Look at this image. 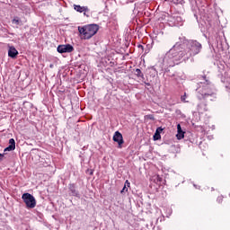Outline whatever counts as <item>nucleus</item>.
Returning a JSON list of instances; mask_svg holds the SVG:
<instances>
[{
	"mask_svg": "<svg viewBox=\"0 0 230 230\" xmlns=\"http://www.w3.org/2000/svg\"><path fill=\"white\" fill-rule=\"evenodd\" d=\"M190 58H191V53L184 49V45L176 43L165 56L160 59V69L163 71V69H166V67H173V66L186 62V60H190Z\"/></svg>",
	"mask_w": 230,
	"mask_h": 230,
	"instance_id": "f257e3e1",
	"label": "nucleus"
},
{
	"mask_svg": "<svg viewBox=\"0 0 230 230\" xmlns=\"http://www.w3.org/2000/svg\"><path fill=\"white\" fill-rule=\"evenodd\" d=\"M203 82L200 83L198 91L199 100H206L207 102H215L217 100V89L215 85L207 80L206 76L203 77Z\"/></svg>",
	"mask_w": 230,
	"mask_h": 230,
	"instance_id": "f03ea898",
	"label": "nucleus"
},
{
	"mask_svg": "<svg viewBox=\"0 0 230 230\" xmlns=\"http://www.w3.org/2000/svg\"><path fill=\"white\" fill-rule=\"evenodd\" d=\"M208 44L213 49L211 50V54L208 56L210 58L215 57V54L222 55L226 49H229V45H227L226 38L218 35L217 33L209 36Z\"/></svg>",
	"mask_w": 230,
	"mask_h": 230,
	"instance_id": "7ed1b4c3",
	"label": "nucleus"
},
{
	"mask_svg": "<svg viewBox=\"0 0 230 230\" xmlns=\"http://www.w3.org/2000/svg\"><path fill=\"white\" fill-rule=\"evenodd\" d=\"M98 30H100V26L96 23L78 27V31L80 35L83 36V39H84V40H89V39H93V37H94V35L98 33Z\"/></svg>",
	"mask_w": 230,
	"mask_h": 230,
	"instance_id": "20e7f679",
	"label": "nucleus"
},
{
	"mask_svg": "<svg viewBox=\"0 0 230 230\" xmlns=\"http://www.w3.org/2000/svg\"><path fill=\"white\" fill-rule=\"evenodd\" d=\"M202 49V44H200L197 40H189L187 42V48L185 51L190 53V57H195V55H199L200 50Z\"/></svg>",
	"mask_w": 230,
	"mask_h": 230,
	"instance_id": "39448f33",
	"label": "nucleus"
},
{
	"mask_svg": "<svg viewBox=\"0 0 230 230\" xmlns=\"http://www.w3.org/2000/svg\"><path fill=\"white\" fill-rule=\"evenodd\" d=\"M22 199L23 200L27 209H33V208L37 206V199H35L33 195L28 192H25L22 195Z\"/></svg>",
	"mask_w": 230,
	"mask_h": 230,
	"instance_id": "423d86ee",
	"label": "nucleus"
},
{
	"mask_svg": "<svg viewBox=\"0 0 230 230\" xmlns=\"http://www.w3.org/2000/svg\"><path fill=\"white\" fill-rule=\"evenodd\" d=\"M58 53H73L75 48L71 44L58 45L57 48Z\"/></svg>",
	"mask_w": 230,
	"mask_h": 230,
	"instance_id": "0eeeda50",
	"label": "nucleus"
},
{
	"mask_svg": "<svg viewBox=\"0 0 230 230\" xmlns=\"http://www.w3.org/2000/svg\"><path fill=\"white\" fill-rule=\"evenodd\" d=\"M218 76L221 78V82L223 84H230V68L227 70H223Z\"/></svg>",
	"mask_w": 230,
	"mask_h": 230,
	"instance_id": "6e6552de",
	"label": "nucleus"
},
{
	"mask_svg": "<svg viewBox=\"0 0 230 230\" xmlns=\"http://www.w3.org/2000/svg\"><path fill=\"white\" fill-rule=\"evenodd\" d=\"M113 141H115V143H118L119 148H121V145H123L124 143L123 135H121L119 131H116L113 136Z\"/></svg>",
	"mask_w": 230,
	"mask_h": 230,
	"instance_id": "1a4fd4ad",
	"label": "nucleus"
},
{
	"mask_svg": "<svg viewBox=\"0 0 230 230\" xmlns=\"http://www.w3.org/2000/svg\"><path fill=\"white\" fill-rule=\"evenodd\" d=\"M68 190L72 197H77V199H80V192L76 190V185H75V183H70L68 185Z\"/></svg>",
	"mask_w": 230,
	"mask_h": 230,
	"instance_id": "9d476101",
	"label": "nucleus"
},
{
	"mask_svg": "<svg viewBox=\"0 0 230 230\" xmlns=\"http://www.w3.org/2000/svg\"><path fill=\"white\" fill-rule=\"evenodd\" d=\"M19 55V51L15 49V47L11 46L8 49V57L10 58H17V56Z\"/></svg>",
	"mask_w": 230,
	"mask_h": 230,
	"instance_id": "9b49d317",
	"label": "nucleus"
},
{
	"mask_svg": "<svg viewBox=\"0 0 230 230\" xmlns=\"http://www.w3.org/2000/svg\"><path fill=\"white\" fill-rule=\"evenodd\" d=\"M184 134H186V132L184 130H182L181 124H178L177 125V134H176L177 139H179V140L184 139Z\"/></svg>",
	"mask_w": 230,
	"mask_h": 230,
	"instance_id": "f8f14e48",
	"label": "nucleus"
},
{
	"mask_svg": "<svg viewBox=\"0 0 230 230\" xmlns=\"http://www.w3.org/2000/svg\"><path fill=\"white\" fill-rule=\"evenodd\" d=\"M15 150V139H9V146L4 149V152H12Z\"/></svg>",
	"mask_w": 230,
	"mask_h": 230,
	"instance_id": "ddd939ff",
	"label": "nucleus"
},
{
	"mask_svg": "<svg viewBox=\"0 0 230 230\" xmlns=\"http://www.w3.org/2000/svg\"><path fill=\"white\" fill-rule=\"evenodd\" d=\"M74 9L75 10V12H79V13H84V12H86L87 6L74 4Z\"/></svg>",
	"mask_w": 230,
	"mask_h": 230,
	"instance_id": "4468645a",
	"label": "nucleus"
},
{
	"mask_svg": "<svg viewBox=\"0 0 230 230\" xmlns=\"http://www.w3.org/2000/svg\"><path fill=\"white\" fill-rule=\"evenodd\" d=\"M198 112H206L208 111V106L205 103L198 104L197 108Z\"/></svg>",
	"mask_w": 230,
	"mask_h": 230,
	"instance_id": "2eb2a0df",
	"label": "nucleus"
},
{
	"mask_svg": "<svg viewBox=\"0 0 230 230\" xmlns=\"http://www.w3.org/2000/svg\"><path fill=\"white\" fill-rule=\"evenodd\" d=\"M12 22L16 26H22V22L21 21V19H19V17H14Z\"/></svg>",
	"mask_w": 230,
	"mask_h": 230,
	"instance_id": "dca6fc26",
	"label": "nucleus"
},
{
	"mask_svg": "<svg viewBox=\"0 0 230 230\" xmlns=\"http://www.w3.org/2000/svg\"><path fill=\"white\" fill-rule=\"evenodd\" d=\"M135 75L136 76H137L138 78H145V75H143V72H141V69L137 68L135 70Z\"/></svg>",
	"mask_w": 230,
	"mask_h": 230,
	"instance_id": "f3484780",
	"label": "nucleus"
},
{
	"mask_svg": "<svg viewBox=\"0 0 230 230\" xmlns=\"http://www.w3.org/2000/svg\"><path fill=\"white\" fill-rule=\"evenodd\" d=\"M153 139H154V141H159V139H161V134L155 133L153 136Z\"/></svg>",
	"mask_w": 230,
	"mask_h": 230,
	"instance_id": "a211bd4d",
	"label": "nucleus"
},
{
	"mask_svg": "<svg viewBox=\"0 0 230 230\" xmlns=\"http://www.w3.org/2000/svg\"><path fill=\"white\" fill-rule=\"evenodd\" d=\"M89 12V7H87V10L83 12L84 15H85V17H91V13Z\"/></svg>",
	"mask_w": 230,
	"mask_h": 230,
	"instance_id": "6ab92c4d",
	"label": "nucleus"
},
{
	"mask_svg": "<svg viewBox=\"0 0 230 230\" xmlns=\"http://www.w3.org/2000/svg\"><path fill=\"white\" fill-rule=\"evenodd\" d=\"M163 130H164V128H161V127H159V128H156V130H155V133H156V134H161V132H163Z\"/></svg>",
	"mask_w": 230,
	"mask_h": 230,
	"instance_id": "aec40b11",
	"label": "nucleus"
},
{
	"mask_svg": "<svg viewBox=\"0 0 230 230\" xmlns=\"http://www.w3.org/2000/svg\"><path fill=\"white\" fill-rule=\"evenodd\" d=\"M146 118H147V119H151L152 121H154L155 119V118L152 114L146 115Z\"/></svg>",
	"mask_w": 230,
	"mask_h": 230,
	"instance_id": "412c9836",
	"label": "nucleus"
},
{
	"mask_svg": "<svg viewBox=\"0 0 230 230\" xmlns=\"http://www.w3.org/2000/svg\"><path fill=\"white\" fill-rule=\"evenodd\" d=\"M125 191H128L127 186L124 185L123 189L121 190L120 193H125Z\"/></svg>",
	"mask_w": 230,
	"mask_h": 230,
	"instance_id": "4be33fe9",
	"label": "nucleus"
},
{
	"mask_svg": "<svg viewBox=\"0 0 230 230\" xmlns=\"http://www.w3.org/2000/svg\"><path fill=\"white\" fill-rule=\"evenodd\" d=\"M217 200L218 204H221L222 200H224V198L222 196H220L217 198Z\"/></svg>",
	"mask_w": 230,
	"mask_h": 230,
	"instance_id": "5701e85b",
	"label": "nucleus"
},
{
	"mask_svg": "<svg viewBox=\"0 0 230 230\" xmlns=\"http://www.w3.org/2000/svg\"><path fill=\"white\" fill-rule=\"evenodd\" d=\"M124 186H126V187H128V188H130V181H128V180H127L126 181H125V185Z\"/></svg>",
	"mask_w": 230,
	"mask_h": 230,
	"instance_id": "b1692460",
	"label": "nucleus"
},
{
	"mask_svg": "<svg viewBox=\"0 0 230 230\" xmlns=\"http://www.w3.org/2000/svg\"><path fill=\"white\" fill-rule=\"evenodd\" d=\"M3 159H4V154L0 153V163L3 162Z\"/></svg>",
	"mask_w": 230,
	"mask_h": 230,
	"instance_id": "393cba45",
	"label": "nucleus"
},
{
	"mask_svg": "<svg viewBox=\"0 0 230 230\" xmlns=\"http://www.w3.org/2000/svg\"><path fill=\"white\" fill-rule=\"evenodd\" d=\"M181 102H186V93L181 97Z\"/></svg>",
	"mask_w": 230,
	"mask_h": 230,
	"instance_id": "a878e982",
	"label": "nucleus"
},
{
	"mask_svg": "<svg viewBox=\"0 0 230 230\" xmlns=\"http://www.w3.org/2000/svg\"><path fill=\"white\" fill-rule=\"evenodd\" d=\"M137 48L139 49H145V47L143 46V45H141V44H139L138 46H137Z\"/></svg>",
	"mask_w": 230,
	"mask_h": 230,
	"instance_id": "bb28decb",
	"label": "nucleus"
},
{
	"mask_svg": "<svg viewBox=\"0 0 230 230\" xmlns=\"http://www.w3.org/2000/svg\"><path fill=\"white\" fill-rule=\"evenodd\" d=\"M151 69H152L153 71H155V73H157V69L155 68V66H152Z\"/></svg>",
	"mask_w": 230,
	"mask_h": 230,
	"instance_id": "cd10ccee",
	"label": "nucleus"
},
{
	"mask_svg": "<svg viewBox=\"0 0 230 230\" xmlns=\"http://www.w3.org/2000/svg\"><path fill=\"white\" fill-rule=\"evenodd\" d=\"M145 84L147 85V87H150V83H146V82H145Z\"/></svg>",
	"mask_w": 230,
	"mask_h": 230,
	"instance_id": "c85d7f7f",
	"label": "nucleus"
},
{
	"mask_svg": "<svg viewBox=\"0 0 230 230\" xmlns=\"http://www.w3.org/2000/svg\"><path fill=\"white\" fill-rule=\"evenodd\" d=\"M49 67L53 68V65H50Z\"/></svg>",
	"mask_w": 230,
	"mask_h": 230,
	"instance_id": "c756f323",
	"label": "nucleus"
},
{
	"mask_svg": "<svg viewBox=\"0 0 230 230\" xmlns=\"http://www.w3.org/2000/svg\"><path fill=\"white\" fill-rule=\"evenodd\" d=\"M90 175H93V171L90 172Z\"/></svg>",
	"mask_w": 230,
	"mask_h": 230,
	"instance_id": "7c9ffc66",
	"label": "nucleus"
},
{
	"mask_svg": "<svg viewBox=\"0 0 230 230\" xmlns=\"http://www.w3.org/2000/svg\"><path fill=\"white\" fill-rule=\"evenodd\" d=\"M194 188H197V185H196V184H194Z\"/></svg>",
	"mask_w": 230,
	"mask_h": 230,
	"instance_id": "2f4dec72",
	"label": "nucleus"
}]
</instances>
